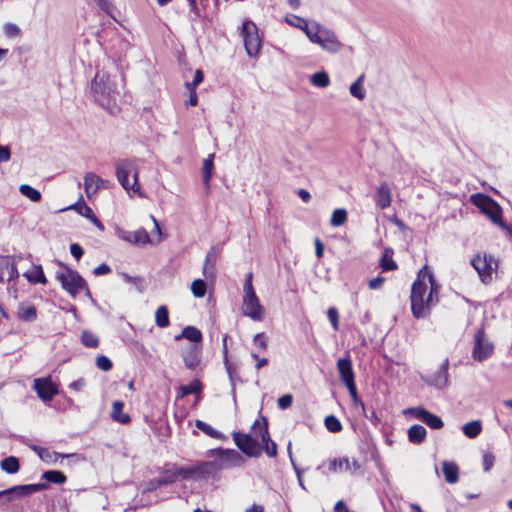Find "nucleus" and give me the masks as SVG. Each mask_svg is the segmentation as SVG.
Here are the masks:
<instances>
[{"mask_svg":"<svg viewBox=\"0 0 512 512\" xmlns=\"http://www.w3.org/2000/svg\"><path fill=\"white\" fill-rule=\"evenodd\" d=\"M91 91L95 102L110 113L116 112L120 89L115 77L112 78L108 73L98 71L91 83Z\"/></svg>","mask_w":512,"mask_h":512,"instance_id":"nucleus-1","label":"nucleus"},{"mask_svg":"<svg viewBox=\"0 0 512 512\" xmlns=\"http://www.w3.org/2000/svg\"><path fill=\"white\" fill-rule=\"evenodd\" d=\"M159 479L161 480L163 486L171 485L178 480L174 468L165 470Z\"/></svg>","mask_w":512,"mask_h":512,"instance_id":"nucleus-52","label":"nucleus"},{"mask_svg":"<svg viewBox=\"0 0 512 512\" xmlns=\"http://www.w3.org/2000/svg\"><path fill=\"white\" fill-rule=\"evenodd\" d=\"M224 364H225V368L228 373V376L230 378V381L232 382V385L234 386V379L236 376V367L232 363L229 362L227 354H224Z\"/></svg>","mask_w":512,"mask_h":512,"instance_id":"nucleus-58","label":"nucleus"},{"mask_svg":"<svg viewBox=\"0 0 512 512\" xmlns=\"http://www.w3.org/2000/svg\"><path fill=\"white\" fill-rule=\"evenodd\" d=\"M111 272V268L109 265H107L106 263H102L100 264L99 266H97L94 270H93V273L95 276H102V275H106V274H109Z\"/></svg>","mask_w":512,"mask_h":512,"instance_id":"nucleus-63","label":"nucleus"},{"mask_svg":"<svg viewBox=\"0 0 512 512\" xmlns=\"http://www.w3.org/2000/svg\"><path fill=\"white\" fill-rule=\"evenodd\" d=\"M175 469V474L177 476V479H183V480H188V479H193V480H197L196 478V471H195V465H191V466H183V467H174Z\"/></svg>","mask_w":512,"mask_h":512,"instance_id":"nucleus-39","label":"nucleus"},{"mask_svg":"<svg viewBox=\"0 0 512 512\" xmlns=\"http://www.w3.org/2000/svg\"><path fill=\"white\" fill-rule=\"evenodd\" d=\"M309 40L313 44L319 45L324 51L331 54L338 53L343 46L335 32L323 25L320 26L317 34H309Z\"/></svg>","mask_w":512,"mask_h":512,"instance_id":"nucleus-8","label":"nucleus"},{"mask_svg":"<svg viewBox=\"0 0 512 512\" xmlns=\"http://www.w3.org/2000/svg\"><path fill=\"white\" fill-rule=\"evenodd\" d=\"M204 79L202 70L197 69L194 74V79L191 83L187 82L186 87L196 88Z\"/></svg>","mask_w":512,"mask_h":512,"instance_id":"nucleus-61","label":"nucleus"},{"mask_svg":"<svg viewBox=\"0 0 512 512\" xmlns=\"http://www.w3.org/2000/svg\"><path fill=\"white\" fill-rule=\"evenodd\" d=\"M207 456L216 459L220 472L224 469L240 467L245 463V457L234 449H211L207 452Z\"/></svg>","mask_w":512,"mask_h":512,"instance_id":"nucleus-7","label":"nucleus"},{"mask_svg":"<svg viewBox=\"0 0 512 512\" xmlns=\"http://www.w3.org/2000/svg\"><path fill=\"white\" fill-rule=\"evenodd\" d=\"M407 435L412 444L420 445L426 440L427 430L420 424H414L408 429Z\"/></svg>","mask_w":512,"mask_h":512,"instance_id":"nucleus-25","label":"nucleus"},{"mask_svg":"<svg viewBox=\"0 0 512 512\" xmlns=\"http://www.w3.org/2000/svg\"><path fill=\"white\" fill-rule=\"evenodd\" d=\"M213 158H214V154H210L203 161V168H202V170H203V182H204V184L207 187L209 186L210 180H211L212 175H213V169H214Z\"/></svg>","mask_w":512,"mask_h":512,"instance_id":"nucleus-37","label":"nucleus"},{"mask_svg":"<svg viewBox=\"0 0 512 512\" xmlns=\"http://www.w3.org/2000/svg\"><path fill=\"white\" fill-rule=\"evenodd\" d=\"M462 432L466 437L474 439L482 432V422L480 420L467 422L462 426Z\"/></svg>","mask_w":512,"mask_h":512,"instance_id":"nucleus-29","label":"nucleus"},{"mask_svg":"<svg viewBox=\"0 0 512 512\" xmlns=\"http://www.w3.org/2000/svg\"><path fill=\"white\" fill-rule=\"evenodd\" d=\"M116 177L121 186L127 191H133L140 197H144L139 184V170L132 160H118L115 162Z\"/></svg>","mask_w":512,"mask_h":512,"instance_id":"nucleus-4","label":"nucleus"},{"mask_svg":"<svg viewBox=\"0 0 512 512\" xmlns=\"http://www.w3.org/2000/svg\"><path fill=\"white\" fill-rule=\"evenodd\" d=\"M365 76L362 74L358 77V79L351 84L349 91L350 94L357 98L358 100H363L365 98V89L363 87Z\"/></svg>","mask_w":512,"mask_h":512,"instance_id":"nucleus-35","label":"nucleus"},{"mask_svg":"<svg viewBox=\"0 0 512 512\" xmlns=\"http://www.w3.org/2000/svg\"><path fill=\"white\" fill-rule=\"evenodd\" d=\"M195 426L199 430H201L203 433H205L206 435H208L212 438H215V439H223L224 438V435L220 431L214 429L212 426H210L209 424L205 423L202 420H196Z\"/></svg>","mask_w":512,"mask_h":512,"instance_id":"nucleus-38","label":"nucleus"},{"mask_svg":"<svg viewBox=\"0 0 512 512\" xmlns=\"http://www.w3.org/2000/svg\"><path fill=\"white\" fill-rule=\"evenodd\" d=\"M116 232H117V236L120 239H122L126 242H129V243L146 244V243L150 242L149 235L146 232V230H144V229H139L134 232H131V231H127V230L118 228Z\"/></svg>","mask_w":512,"mask_h":512,"instance_id":"nucleus-19","label":"nucleus"},{"mask_svg":"<svg viewBox=\"0 0 512 512\" xmlns=\"http://www.w3.org/2000/svg\"><path fill=\"white\" fill-rule=\"evenodd\" d=\"M293 402V397L290 394H285L278 399V407L282 410L288 409Z\"/></svg>","mask_w":512,"mask_h":512,"instance_id":"nucleus-60","label":"nucleus"},{"mask_svg":"<svg viewBox=\"0 0 512 512\" xmlns=\"http://www.w3.org/2000/svg\"><path fill=\"white\" fill-rule=\"evenodd\" d=\"M448 366L449 361L446 358L439 366L438 370L425 378L428 385L437 389H444L448 385Z\"/></svg>","mask_w":512,"mask_h":512,"instance_id":"nucleus-16","label":"nucleus"},{"mask_svg":"<svg viewBox=\"0 0 512 512\" xmlns=\"http://www.w3.org/2000/svg\"><path fill=\"white\" fill-rule=\"evenodd\" d=\"M470 202L494 224L512 235V226L503 220L502 208L492 197L483 193H475L470 196Z\"/></svg>","mask_w":512,"mask_h":512,"instance_id":"nucleus-3","label":"nucleus"},{"mask_svg":"<svg viewBox=\"0 0 512 512\" xmlns=\"http://www.w3.org/2000/svg\"><path fill=\"white\" fill-rule=\"evenodd\" d=\"M471 265L477 271L480 280L485 284L492 281V272L498 267L495 258L487 253L475 255L471 259Z\"/></svg>","mask_w":512,"mask_h":512,"instance_id":"nucleus-9","label":"nucleus"},{"mask_svg":"<svg viewBox=\"0 0 512 512\" xmlns=\"http://www.w3.org/2000/svg\"><path fill=\"white\" fill-rule=\"evenodd\" d=\"M405 416H412L413 418L422 421L429 428L433 430H440L444 427L443 420L436 414L431 413L423 406L408 407L403 410Z\"/></svg>","mask_w":512,"mask_h":512,"instance_id":"nucleus-12","label":"nucleus"},{"mask_svg":"<svg viewBox=\"0 0 512 512\" xmlns=\"http://www.w3.org/2000/svg\"><path fill=\"white\" fill-rule=\"evenodd\" d=\"M96 365L99 369L103 371H109L112 368L111 360L104 355L97 357Z\"/></svg>","mask_w":512,"mask_h":512,"instance_id":"nucleus-56","label":"nucleus"},{"mask_svg":"<svg viewBox=\"0 0 512 512\" xmlns=\"http://www.w3.org/2000/svg\"><path fill=\"white\" fill-rule=\"evenodd\" d=\"M242 36L247 54L255 57L259 54L261 48V39L256 25L251 21H246L242 26Z\"/></svg>","mask_w":512,"mask_h":512,"instance_id":"nucleus-11","label":"nucleus"},{"mask_svg":"<svg viewBox=\"0 0 512 512\" xmlns=\"http://www.w3.org/2000/svg\"><path fill=\"white\" fill-rule=\"evenodd\" d=\"M427 267L424 266L417 274L411 288V311L415 318L420 319L426 317L432 305L427 303V283H426Z\"/></svg>","mask_w":512,"mask_h":512,"instance_id":"nucleus-2","label":"nucleus"},{"mask_svg":"<svg viewBox=\"0 0 512 512\" xmlns=\"http://www.w3.org/2000/svg\"><path fill=\"white\" fill-rule=\"evenodd\" d=\"M330 470L333 472H348L351 475H362L364 473L363 466L360 462L349 458L334 459L330 463Z\"/></svg>","mask_w":512,"mask_h":512,"instance_id":"nucleus-15","label":"nucleus"},{"mask_svg":"<svg viewBox=\"0 0 512 512\" xmlns=\"http://www.w3.org/2000/svg\"><path fill=\"white\" fill-rule=\"evenodd\" d=\"M3 31L6 37L15 38L21 35V29L14 23H5Z\"/></svg>","mask_w":512,"mask_h":512,"instance_id":"nucleus-53","label":"nucleus"},{"mask_svg":"<svg viewBox=\"0 0 512 512\" xmlns=\"http://www.w3.org/2000/svg\"><path fill=\"white\" fill-rule=\"evenodd\" d=\"M236 446L248 457H258L260 450L257 440L251 434L241 432L233 433Z\"/></svg>","mask_w":512,"mask_h":512,"instance_id":"nucleus-13","label":"nucleus"},{"mask_svg":"<svg viewBox=\"0 0 512 512\" xmlns=\"http://www.w3.org/2000/svg\"><path fill=\"white\" fill-rule=\"evenodd\" d=\"M162 486H163V484L159 478L152 479L147 483L146 488L144 489V492H151V491H154Z\"/></svg>","mask_w":512,"mask_h":512,"instance_id":"nucleus-64","label":"nucleus"},{"mask_svg":"<svg viewBox=\"0 0 512 512\" xmlns=\"http://www.w3.org/2000/svg\"><path fill=\"white\" fill-rule=\"evenodd\" d=\"M251 433L261 438V443L260 445L258 444V446L261 447L269 457L277 456V444L270 438L266 418L263 417L262 421L255 420L251 426Z\"/></svg>","mask_w":512,"mask_h":512,"instance_id":"nucleus-10","label":"nucleus"},{"mask_svg":"<svg viewBox=\"0 0 512 512\" xmlns=\"http://www.w3.org/2000/svg\"><path fill=\"white\" fill-rule=\"evenodd\" d=\"M22 195L29 198L33 202H38L41 199V193L28 184H23L19 188Z\"/></svg>","mask_w":512,"mask_h":512,"instance_id":"nucleus-43","label":"nucleus"},{"mask_svg":"<svg viewBox=\"0 0 512 512\" xmlns=\"http://www.w3.org/2000/svg\"><path fill=\"white\" fill-rule=\"evenodd\" d=\"M320 26H321V24H319L318 22L308 23L304 19L303 23H301L300 26H295V27L303 30L305 32L306 36L309 38V34L310 35L317 34L318 30L320 29Z\"/></svg>","mask_w":512,"mask_h":512,"instance_id":"nucleus-50","label":"nucleus"},{"mask_svg":"<svg viewBox=\"0 0 512 512\" xmlns=\"http://www.w3.org/2000/svg\"><path fill=\"white\" fill-rule=\"evenodd\" d=\"M442 471L445 477V480L450 483L454 484L459 479V469L458 466L453 462H443L442 464Z\"/></svg>","mask_w":512,"mask_h":512,"instance_id":"nucleus-27","label":"nucleus"},{"mask_svg":"<svg viewBox=\"0 0 512 512\" xmlns=\"http://www.w3.org/2000/svg\"><path fill=\"white\" fill-rule=\"evenodd\" d=\"M184 363L188 369L194 370L200 364V358L198 354H185Z\"/></svg>","mask_w":512,"mask_h":512,"instance_id":"nucleus-54","label":"nucleus"},{"mask_svg":"<svg viewBox=\"0 0 512 512\" xmlns=\"http://www.w3.org/2000/svg\"><path fill=\"white\" fill-rule=\"evenodd\" d=\"M1 469L4 470L8 474H15L18 472L20 468L18 458L14 456H9L4 458L0 463Z\"/></svg>","mask_w":512,"mask_h":512,"instance_id":"nucleus-33","label":"nucleus"},{"mask_svg":"<svg viewBox=\"0 0 512 512\" xmlns=\"http://www.w3.org/2000/svg\"><path fill=\"white\" fill-rule=\"evenodd\" d=\"M123 407L124 404L121 401H115L112 405V412L111 416L113 420L121 423V424H127L130 422V417L128 414L123 413Z\"/></svg>","mask_w":512,"mask_h":512,"instance_id":"nucleus-32","label":"nucleus"},{"mask_svg":"<svg viewBox=\"0 0 512 512\" xmlns=\"http://www.w3.org/2000/svg\"><path fill=\"white\" fill-rule=\"evenodd\" d=\"M81 341L85 347L91 348V349L97 348V346L99 344L98 337L90 331H84L82 333Z\"/></svg>","mask_w":512,"mask_h":512,"instance_id":"nucleus-45","label":"nucleus"},{"mask_svg":"<svg viewBox=\"0 0 512 512\" xmlns=\"http://www.w3.org/2000/svg\"><path fill=\"white\" fill-rule=\"evenodd\" d=\"M495 462V456L492 452H486L483 455V469L485 472L491 470Z\"/></svg>","mask_w":512,"mask_h":512,"instance_id":"nucleus-57","label":"nucleus"},{"mask_svg":"<svg viewBox=\"0 0 512 512\" xmlns=\"http://www.w3.org/2000/svg\"><path fill=\"white\" fill-rule=\"evenodd\" d=\"M23 276L32 284H46L47 279L40 265H34L31 271L25 272Z\"/></svg>","mask_w":512,"mask_h":512,"instance_id":"nucleus-28","label":"nucleus"},{"mask_svg":"<svg viewBox=\"0 0 512 512\" xmlns=\"http://www.w3.org/2000/svg\"><path fill=\"white\" fill-rule=\"evenodd\" d=\"M320 26H321V24H319L318 22L308 23L304 19L303 23H301L300 26H295V27L303 30L305 32L306 36L309 38V34L310 35L317 34L318 30L320 29Z\"/></svg>","mask_w":512,"mask_h":512,"instance_id":"nucleus-49","label":"nucleus"},{"mask_svg":"<svg viewBox=\"0 0 512 512\" xmlns=\"http://www.w3.org/2000/svg\"><path fill=\"white\" fill-rule=\"evenodd\" d=\"M33 387L38 396L44 401L51 400L56 393V389L52 383L45 379H35Z\"/></svg>","mask_w":512,"mask_h":512,"instance_id":"nucleus-20","label":"nucleus"},{"mask_svg":"<svg viewBox=\"0 0 512 512\" xmlns=\"http://www.w3.org/2000/svg\"><path fill=\"white\" fill-rule=\"evenodd\" d=\"M320 26H321V24H319L318 22L308 23L304 19L303 23H301L300 26H295V27L303 30L305 32L306 36L309 38V34L310 35L317 34L318 30L320 29Z\"/></svg>","mask_w":512,"mask_h":512,"instance_id":"nucleus-51","label":"nucleus"},{"mask_svg":"<svg viewBox=\"0 0 512 512\" xmlns=\"http://www.w3.org/2000/svg\"><path fill=\"white\" fill-rule=\"evenodd\" d=\"M18 317L26 322H32L37 317L36 308L32 305H20L18 309Z\"/></svg>","mask_w":512,"mask_h":512,"instance_id":"nucleus-34","label":"nucleus"},{"mask_svg":"<svg viewBox=\"0 0 512 512\" xmlns=\"http://www.w3.org/2000/svg\"><path fill=\"white\" fill-rule=\"evenodd\" d=\"M181 338H185L197 345L202 340V333L194 326H187L182 330L180 335L176 336L177 340Z\"/></svg>","mask_w":512,"mask_h":512,"instance_id":"nucleus-30","label":"nucleus"},{"mask_svg":"<svg viewBox=\"0 0 512 512\" xmlns=\"http://www.w3.org/2000/svg\"><path fill=\"white\" fill-rule=\"evenodd\" d=\"M109 181L102 179L97 174L93 172H87L84 177V186L85 192L88 198H91L93 195L97 194V192L102 188H107Z\"/></svg>","mask_w":512,"mask_h":512,"instance_id":"nucleus-17","label":"nucleus"},{"mask_svg":"<svg viewBox=\"0 0 512 512\" xmlns=\"http://www.w3.org/2000/svg\"><path fill=\"white\" fill-rule=\"evenodd\" d=\"M195 471L197 479H214L218 478L220 474L219 466L215 458L212 461H202L195 464Z\"/></svg>","mask_w":512,"mask_h":512,"instance_id":"nucleus-18","label":"nucleus"},{"mask_svg":"<svg viewBox=\"0 0 512 512\" xmlns=\"http://www.w3.org/2000/svg\"><path fill=\"white\" fill-rule=\"evenodd\" d=\"M59 265L65 270L64 272L56 273V279L61 283L62 288L73 298L83 290L88 297H91L85 279L76 270L65 266L61 262H59Z\"/></svg>","mask_w":512,"mask_h":512,"instance_id":"nucleus-5","label":"nucleus"},{"mask_svg":"<svg viewBox=\"0 0 512 512\" xmlns=\"http://www.w3.org/2000/svg\"><path fill=\"white\" fill-rule=\"evenodd\" d=\"M393 250L386 247V271H393L397 269L396 262L392 259Z\"/></svg>","mask_w":512,"mask_h":512,"instance_id":"nucleus-59","label":"nucleus"},{"mask_svg":"<svg viewBox=\"0 0 512 512\" xmlns=\"http://www.w3.org/2000/svg\"><path fill=\"white\" fill-rule=\"evenodd\" d=\"M181 396H187L189 394H197L201 391V383L199 380H193L187 385L180 386Z\"/></svg>","mask_w":512,"mask_h":512,"instance_id":"nucleus-46","label":"nucleus"},{"mask_svg":"<svg viewBox=\"0 0 512 512\" xmlns=\"http://www.w3.org/2000/svg\"><path fill=\"white\" fill-rule=\"evenodd\" d=\"M70 253L76 260H79L83 256L84 250L79 244L73 243L70 245Z\"/></svg>","mask_w":512,"mask_h":512,"instance_id":"nucleus-62","label":"nucleus"},{"mask_svg":"<svg viewBox=\"0 0 512 512\" xmlns=\"http://www.w3.org/2000/svg\"><path fill=\"white\" fill-rule=\"evenodd\" d=\"M42 478L47 482L55 484H64L67 480L65 474L59 470H48L42 474Z\"/></svg>","mask_w":512,"mask_h":512,"instance_id":"nucleus-36","label":"nucleus"},{"mask_svg":"<svg viewBox=\"0 0 512 512\" xmlns=\"http://www.w3.org/2000/svg\"><path fill=\"white\" fill-rule=\"evenodd\" d=\"M48 488V484L46 483H38V484H28V485H20L9 488L11 497L17 496H27L33 494L35 492L45 490Z\"/></svg>","mask_w":512,"mask_h":512,"instance_id":"nucleus-22","label":"nucleus"},{"mask_svg":"<svg viewBox=\"0 0 512 512\" xmlns=\"http://www.w3.org/2000/svg\"><path fill=\"white\" fill-rule=\"evenodd\" d=\"M337 369L344 384L355 382L352 362L349 357L338 359Z\"/></svg>","mask_w":512,"mask_h":512,"instance_id":"nucleus-21","label":"nucleus"},{"mask_svg":"<svg viewBox=\"0 0 512 512\" xmlns=\"http://www.w3.org/2000/svg\"><path fill=\"white\" fill-rule=\"evenodd\" d=\"M76 454H63L55 451H50L49 449H45L42 451L41 460L47 464H56L59 460H63L65 458L74 457Z\"/></svg>","mask_w":512,"mask_h":512,"instance_id":"nucleus-31","label":"nucleus"},{"mask_svg":"<svg viewBox=\"0 0 512 512\" xmlns=\"http://www.w3.org/2000/svg\"><path fill=\"white\" fill-rule=\"evenodd\" d=\"M206 288L207 286L205 281L201 279H196L191 284V292L197 298L204 297L206 293Z\"/></svg>","mask_w":512,"mask_h":512,"instance_id":"nucleus-47","label":"nucleus"},{"mask_svg":"<svg viewBox=\"0 0 512 512\" xmlns=\"http://www.w3.org/2000/svg\"><path fill=\"white\" fill-rule=\"evenodd\" d=\"M20 259V256H0V282H10L19 277L17 261Z\"/></svg>","mask_w":512,"mask_h":512,"instance_id":"nucleus-14","label":"nucleus"},{"mask_svg":"<svg viewBox=\"0 0 512 512\" xmlns=\"http://www.w3.org/2000/svg\"><path fill=\"white\" fill-rule=\"evenodd\" d=\"M311 83L320 88H326L330 84L329 76L326 72H316L310 78Z\"/></svg>","mask_w":512,"mask_h":512,"instance_id":"nucleus-41","label":"nucleus"},{"mask_svg":"<svg viewBox=\"0 0 512 512\" xmlns=\"http://www.w3.org/2000/svg\"><path fill=\"white\" fill-rule=\"evenodd\" d=\"M324 423L330 432L337 433L342 430L341 422L334 415L327 416L324 420Z\"/></svg>","mask_w":512,"mask_h":512,"instance_id":"nucleus-48","label":"nucleus"},{"mask_svg":"<svg viewBox=\"0 0 512 512\" xmlns=\"http://www.w3.org/2000/svg\"><path fill=\"white\" fill-rule=\"evenodd\" d=\"M216 252L214 248H211L205 258V262L203 265V275L206 279L214 280L216 277Z\"/></svg>","mask_w":512,"mask_h":512,"instance_id":"nucleus-23","label":"nucleus"},{"mask_svg":"<svg viewBox=\"0 0 512 512\" xmlns=\"http://www.w3.org/2000/svg\"><path fill=\"white\" fill-rule=\"evenodd\" d=\"M426 280H428V282L430 284V290L427 294V303H428V305L435 306L439 301L438 294H439L440 287H439L438 283L436 282L433 273L428 270H427V274H426Z\"/></svg>","mask_w":512,"mask_h":512,"instance_id":"nucleus-26","label":"nucleus"},{"mask_svg":"<svg viewBox=\"0 0 512 512\" xmlns=\"http://www.w3.org/2000/svg\"><path fill=\"white\" fill-rule=\"evenodd\" d=\"M243 301H242V312L245 316L255 320L261 321L264 318V308L260 304V301L255 294L253 285H252V274H248L244 285H243Z\"/></svg>","mask_w":512,"mask_h":512,"instance_id":"nucleus-6","label":"nucleus"},{"mask_svg":"<svg viewBox=\"0 0 512 512\" xmlns=\"http://www.w3.org/2000/svg\"><path fill=\"white\" fill-rule=\"evenodd\" d=\"M68 209L76 210L80 215L88 218L89 220L95 215L92 209L83 201H79L71 205Z\"/></svg>","mask_w":512,"mask_h":512,"instance_id":"nucleus-44","label":"nucleus"},{"mask_svg":"<svg viewBox=\"0 0 512 512\" xmlns=\"http://www.w3.org/2000/svg\"><path fill=\"white\" fill-rule=\"evenodd\" d=\"M475 344L472 352H492L494 345L488 340L483 329H479L475 336Z\"/></svg>","mask_w":512,"mask_h":512,"instance_id":"nucleus-24","label":"nucleus"},{"mask_svg":"<svg viewBox=\"0 0 512 512\" xmlns=\"http://www.w3.org/2000/svg\"><path fill=\"white\" fill-rule=\"evenodd\" d=\"M155 323L160 328H165L169 325V313L166 306L162 305L157 308L155 313Z\"/></svg>","mask_w":512,"mask_h":512,"instance_id":"nucleus-40","label":"nucleus"},{"mask_svg":"<svg viewBox=\"0 0 512 512\" xmlns=\"http://www.w3.org/2000/svg\"><path fill=\"white\" fill-rule=\"evenodd\" d=\"M347 221V211L345 209L339 208L335 209L332 213L330 223L334 227H339L345 224Z\"/></svg>","mask_w":512,"mask_h":512,"instance_id":"nucleus-42","label":"nucleus"},{"mask_svg":"<svg viewBox=\"0 0 512 512\" xmlns=\"http://www.w3.org/2000/svg\"><path fill=\"white\" fill-rule=\"evenodd\" d=\"M328 319L335 331L339 329V314L336 308L330 307L327 311Z\"/></svg>","mask_w":512,"mask_h":512,"instance_id":"nucleus-55","label":"nucleus"}]
</instances>
